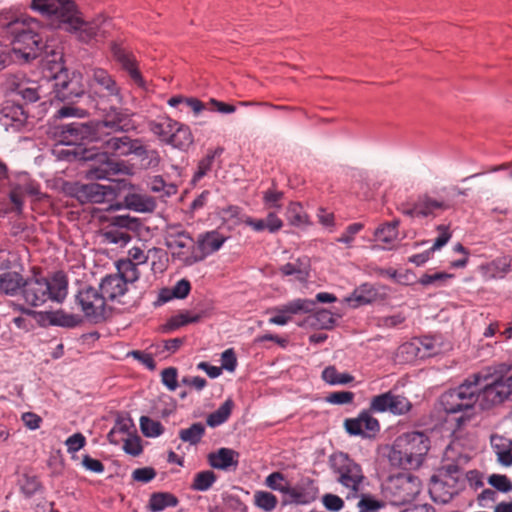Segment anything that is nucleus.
<instances>
[{
  "instance_id": "nucleus-43",
  "label": "nucleus",
  "mask_w": 512,
  "mask_h": 512,
  "mask_svg": "<svg viewBox=\"0 0 512 512\" xmlns=\"http://www.w3.org/2000/svg\"><path fill=\"white\" fill-rule=\"evenodd\" d=\"M310 324L318 329H332L335 325L334 314L326 309H320L309 317Z\"/></svg>"
},
{
  "instance_id": "nucleus-33",
  "label": "nucleus",
  "mask_w": 512,
  "mask_h": 512,
  "mask_svg": "<svg viewBox=\"0 0 512 512\" xmlns=\"http://www.w3.org/2000/svg\"><path fill=\"white\" fill-rule=\"evenodd\" d=\"M399 488L403 491L402 501H411L421 492V482L418 477L406 475L398 477Z\"/></svg>"
},
{
  "instance_id": "nucleus-35",
  "label": "nucleus",
  "mask_w": 512,
  "mask_h": 512,
  "mask_svg": "<svg viewBox=\"0 0 512 512\" xmlns=\"http://www.w3.org/2000/svg\"><path fill=\"white\" fill-rule=\"evenodd\" d=\"M399 225L400 220L398 219L382 224L374 232L375 240L388 245L392 244L398 237Z\"/></svg>"
},
{
  "instance_id": "nucleus-45",
  "label": "nucleus",
  "mask_w": 512,
  "mask_h": 512,
  "mask_svg": "<svg viewBox=\"0 0 512 512\" xmlns=\"http://www.w3.org/2000/svg\"><path fill=\"white\" fill-rule=\"evenodd\" d=\"M205 434V426L200 423H193L187 429H181L179 431V438L190 445L198 444Z\"/></svg>"
},
{
  "instance_id": "nucleus-62",
  "label": "nucleus",
  "mask_w": 512,
  "mask_h": 512,
  "mask_svg": "<svg viewBox=\"0 0 512 512\" xmlns=\"http://www.w3.org/2000/svg\"><path fill=\"white\" fill-rule=\"evenodd\" d=\"M284 193L274 189H269L264 192L263 202L268 208H281V201Z\"/></svg>"
},
{
  "instance_id": "nucleus-61",
  "label": "nucleus",
  "mask_w": 512,
  "mask_h": 512,
  "mask_svg": "<svg viewBox=\"0 0 512 512\" xmlns=\"http://www.w3.org/2000/svg\"><path fill=\"white\" fill-rule=\"evenodd\" d=\"M355 394L351 391L332 392L326 397V401L334 405H344L352 403Z\"/></svg>"
},
{
  "instance_id": "nucleus-4",
  "label": "nucleus",
  "mask_w": 512,
  "mask_h": 512,
  "mask_svg": "<svg viewBox=\"0 0 512 512\" xmlns=\"http://www.w3.org/2000/svg\"><path fill=\"white\" fill-rule=\"evenodd\" d=\"M68 293V279L62 272H56L51 279L35 274L25 279L21 294L27 304L38 307L48 300L62 303Z\"/></svg>"
},
{
  "instance_id": "nucleus-60",
  "label": "nucleus",
  "mask_w": 512,
  "mask_h": 512,
  "mask_svg": "<svg viewBox=\"0 0 512 512\" xmlns=\"http://www.w3.org/2000/svg\"><path fill=\"white\" fill-rule=\"evenodd\" d=\"M384 506V502L376 500L367 494H362L361 499L358 502L359 512L375 511L383 508Z\"/></svg>"
},
{
  "instance_id": "nucleus-22",
  "label": "nucleus",
  "mask_w": 512,
  "mask_h": 512,
  "mask_svg": "<svg viewBox=\"0 0 512 512\" xmlns=\"http://www.w3.org/2000/svg\"><path fill=\"white\" fill-rule=\"evenodd\" d=\"M1 113V121L6 129L20 131L27 124L28 114L20 104L7 103Z\"/></svg>"
},
{
  "instance_id": "nucleus-14",
  "label": "nucleus",
  "mask_w": 512,
  "mask_h": 512,
  "mask_svg": "<svg viewBox=\"0 0 512 512\" xmlns=\"http://www.w3.org/2000/svg\"><path fill=\"white\" fill-rule=\"evenodd\" d=\"M53 78V92L58 100L74 103L77 98L84 95L85 87L80 73L73 72L69 75L68 70L61 67Z\"/></svg>"
},
{
  "instance_id": "nucleus-46",
  "label": "nucleus",
  "mask_w": 512,
  "mask_h": 512,
  "mask_svg": "<svg viewBox=\"0 0 512 512\" xmlns=\"http://www.w3.org/2000/svg\"><path fill=\"white\" fill-rule=\"evenodd\" d=\"M217 479L216 474L211 470L201 471L195 474L191 489L194 491H207L215 483Z\"/></svg>"
},
{
  "instance_id": "nucleus-17",
  "label": "nucleus",
  "mask_w": 512,
  "mask_h": 512,
  "mask_svg": "<svg viewBox=\"0 0 512 512\" xmlns=\"http://www.w3.org/2000/svg\"><path fill=\"white\" fill-rule=\"evenodd\" d=\"M140 227L141 222L138 218L128 214L113 216L109 219V228L104 237L109 243L126 245L131 240L127 231H138Z\"/></svg>"
},
{
  "instance_id": "nucleus-13",
  "label": "nucleus",
  "mask_w": 512,
  "mask_h": 512,
  "mask_svg": "<svg viewBox=\"0 0 512 512\" xmlns=\"http://www.w3.org/2000/svg\"><path fill=\"white\" fill-rule=\"evenodd\" d=\"M133 115L128 109L111 106L106 111L103 120L95 122L97 128H99L101 141L103 137L113 133H127L135 130L136 125L132 119Z\"/></svg>"
},
{
  "instance_id": "nucleus-28",
  "label": "nucleus",
  "mask_w": 512,
  "mask_h": 512,
  "mask_svg": "<svg viewBox=\"0 0 512 512\" xmlns=\"http://www.w3.org/2000/svg\"><path fill=\"white\" fill-rule=\"evenodd\" d=\"M245 224L250 226L254 231L261 232L268 230L270 233L279 231L283 226L282 220L278 218L274 212L268 213L265 219H254L248 217L245 220Z\"/></svg>"
},
{
  "instance_id": "nucleus-12",
  "label": "nucleus",
  "mask_w": 512,
  "mask_h": 512,
  "mask_svg": "<svg viewBox=\"0 0 512 512\" xmlns=\"http://www.w3.org/2000/svg\"><path fill=\"white\" fill-rule=\"evenodd\" d=\"M74 299L89 321L100 323L106 319V300L96 288L86 285L79 289Z\"/></svg>"
},
{
  "instance_id": "nucleus-27",
  "label": "nucleus",
  "mask_w": 512,
  "mask_h": 512,
  "mask_svg": "<svg viewBox=\"0 0 512 512\" xmlns=\"http://www.w3.org/2000/svg\"><path fill=\"white\" fill-rule=\"evenodd\" d=\"M124 203L128 209L137 212H152L156 208V202L152 197L132 192L124 196Z\"/></svg>"
},
{
  "instance_id": "nucleus-52",
  "label": "nucleus",
  "mask_w": 512,
  "mask_h": 512,
  "mask_svg": "<svg viewBox=\"0 0 512 512\" xmlns=\"http://www.w3.org/2000/svg\"><path fill=\"white\" fill-rule=\"evenodd\" d=\"M20 488L25 497L30 498L41 489V483L36 476L25 474L20 482Z\"/></svg>"
},
{
  "instance_id": "nucleus-21",
  "label": "nucleus",
  "mask_w": 512,
  "mask_h": 512,
  "mask_svg": "<svg viewBox=\"0 0 512 512\" xmlns=\"http://www.w3.org/2000/svg\"><path fill=\"white\" fill-rule=\"evenodd\" d=\"M141 140L142 139L140 138L132 139L129 136L124 135L121 137L112 136L107 139L103 137V140L100 142L108 152L118 156L126 157L132 154H136Z\"/></svg>"
},
{
  "instance_id": "nucleus-18",
  "label": "nucleus",
  "mask_w": 512,
  "mask_h": 512,
  "mask_svg": "<svg viewBox=\"0 0 512 512\" xmlns=\"http://www.w3.org/2000/svg\"><path fill=\"white\" fill-rule=\"evenodd\" d=\"M318 488L310 478L301 479L295 486L288 484L283 504H309L316 500Z\"/></svg>"
},
{
  "instance_id": "nucleus-42",
  "label": "nucleus",
  "mask_w": 512,
  "mask_h": 512,
  "mask_svg": "<svg viewBox=\"0 0 512 512\" xmlns=\"http://www.w3.org/2000/svg\"><path fill=\"white\" fill-rule=\"evenodd\" d=\"M129 259L136 265L145 264L150 259L163 256L164 250L161 248L153 247L147 251V254L139 247H133L129 250Z\"/></svg>"
},
{
  "instance_id": "nucleus-1",
  "label": "nucleus",
  "mask_w": 512,
  "mask_h": 512,
  "mask_svg": "<svg viewBox=\"0 0 512 512\" xmlns=\"http://www.w3.org/2000/svg\"><path fill=\"white\" fill-rule=\"evenodd\" d=\"M82 158L91 162L85 171L87 179H106L110 184L66 182L63 190L68 196L77 199L81 204L102 203L117 197L121 190L126 188L125 180L112 179L126 168L123 162L110 159L107 152L95 153L86 149L83 151Z\"/></svg>"
},
{
  "instance_id": "nucleus-40",
  "label": "nucleus",
  "mask_w": 512,
  "mask_h": 512,
  "mask_svg": "<svg viewBox=\"0 0 512 512\" xmlns=\"http://www.w3.org/2000/svg\"><path fill=\"white\" fill-rule=\"evenodd\" d=\"M148 186L154 193H162L161 197H171L178 191V187L173 183H166L162 176L155 175L149 178Z\"/></svg>"
},
{
  "instance_id": "nucleus-49",
  "label": "nucleus",
  "mask_w": 512,
  "mask_h": 512,
  "mask_svg": "<svg viewBox=\"0 0 512 512\" xmlns=\"http://www.w3.org/2000/svg\"><path fill=\"white\" fill-rule=\"evenodd\" d=\"M390 399L388 412L394 415L406 414L412 408L411 402L403 395H398L390 391Z\"/></svg>"
},
{
  "instance_id": "nucleus-34",
  "label": "nucleus",
  "mask_w": 512,
  "mask_h": 512,
  "mask_svg": "<svg viewBox=\"0 0 512 512\" xmlns=\"http://www.w3.org/2000/svg\"><path fill=\"white\" fill-rule=\"evenodd\" d=\"M195 241L191 237V235L186 231H179L175 234H170L166 239L167 248L173 250L174 252H184V249L190 250L192 252V246H195Z\"/></svg>"
},
{
  "instance_id": "nucleus-5",
  "label": "nucleus",
  "mask_w": 512,
  "mask_h": 512,
  "mask_svg": "<svg viewBox=\"0 0 512 512\" xmlns=\"http://www.w3.org/2000/svg\"><path fill=\"white\" fill-rule=\"evenodd\" d=\"M429 450V439L424 433H405L394 442L392 459H398L401 466H419Z\"/></svg>"
},
{
  "instance_id": "nucleus-7",
  "label": "nucleus",
  "mask_w": 512,
  "mask_h": 512,
  "mask_svg": "<svg viewBox=\"0 0 512 512\" xmlns=\"http://www.w3.org/2000/svg\"><path fill=\"white\" fill-rule=\"evenodd\" d=\"M329 462L337 481L348 489L347 499L357 498L365 479L361 466L343 452L332 454Z\"/></svg>"
},
{
  "instance_id": "nucleus-50",
  "label": "nucleus",
  "mask_w": 512,
  "mask_h": 512,
  "mask_svg": "<svg viewBox=\"0 0 512 512\" xmlns=\"http://www.w3.org/2000/svg\"><path fill=\"white\" fill-rule=\"evenodd\" d=\"M287 219L290 224L294 226H306L310 222L308 215L303 211L302 206L299 203H291L287 210Z\"/></svg>"
},
{
  "instance_id": "nucleus-59",
  "label": "nucleus",
  "mask_w": 512,
  "mask_h": 512,
  "mask_svg": "<svg viewBox=\"0 0 512 512\" xmlns=\"http://www.w3.org/2000/svg\"><path fill=\"white\" fill-rule=\"evenodd\" d=\"M491 266L500 277H503L512 272V256L498 257L491 262Z\"/></svg>"
},
{
  "instance_id": "nucleus-37",
  "label": "nucleus",
  "mask_w": 512,
  "mask_h": 512,
  "mask_svg": "<svg viewBox=\"0 0 512 512\" xmlns=\"http://www.w3.org/2000/svg\"><path fill=\"white\" fill-rule=\"evenodd\" d=\"M376 291L368 284H364L355 289L354 292L346 298V301L353 307L368 304L374 300Z\"/></svg>"
},
{
  "instance_id": "nucleus-15",
  "label": "nucleus",
  "mask_w": 512,
  "mask_h": 512,
  "mask_svg": "<svg viewBox=\"0 0 512 512\" xmlns=\"http://www.w3.org/2000/svg\"><path fill=\"white\" fill-rule=\"evenodd\" d=\"M59 136L65 145L82 146L101 141L95 122H72L60 126Z\"/></svg>"
},
{
  "instance_id": "nucleus-58",
  "label": "nucleus",
  "mask_w": 512,
  "mask_h": 512,
  "mask_svg": "<svg viewBox=\"0 0 512 512\" xmlns=\"http://www.w3.org/2000/svg\"><path fill=\"white\" fill-rule=\"evenodd\" d=\"M17 95L21 96V98L26 103H34L40 99L38 85L29 80V84H26L21 90H19Z\"/></svg>"
},
{
  "instance_id": "nucleus-41",
  "label": "nucleus",
  "mask_w": 512,
  "mask_h": 512,
  "mask_svg": "<svg viewBox=\"0 0 512 512\" xmlns=\"http://www.w3.org/2000/svg\"><path fill=\"white\" fill-rule=\"evenodd\" d=\"M117 270L116 274L123 278L126 286L127 283H133L139 279L140 272L137 265L131 260H120L117 263Z\"/></svg>"
},
{
  "instance_id": "nucleus-31",
  "label": "nucleus",
  "mask_w": 512,
  "mask_h": 512,
  "mask_svg": "<svg viewBox=\"0 0 512 512\" xmlns=\"http://www.w3.org/2000/svg\"><path fill=\"white\" fill-rule=\"evenodd\" d=\"M46 317L50 325L65 328H74L82 323V318L76 314L66 313L63 310L46 312Z\"/></svg>"
},
{
  "instance_id": "nucleus-8",
  "label": "nucleus",
  "mask_w": 512,
  "mask_h": 512,
  "mask_svg": "<svg viewBox=\"0 0 512 512\" xmlns=\"http://www.w3.org/2000/svg\"><path fill=\"white\" fill-rule=\"evenodd\" d=\"M226 240L227 238L217 230L207 231L198 235L196 245L192 246L191 253L174 252L173 257L181 261L185 266H192L218 251Z\"/></svg>"
},
{
  "instance_id": "nucleus-55",
  "label": "nucleus",
  "mask_w": 512,
  "mask_h": 512,
  "mask_svg": "<svg viewBox=\"0 0 512 512\" xmlns=\"http://www.w3.org/2000/svg\"><path fill=\"white\" fill-rule=\"evenodd\" d=\"M265 484L272 490L286 494L288 483L280 472H273L266 477Z\"/></svg>"
},
{
  "instance_id": "nucleus-63",
  "label": "nucleus",
  "mask_w": 512,
  "mask_h": 512,
  "mask_svg": "<svg viewBox=\"0 0 512 512\" xmlns=\"http://www.w3.org/2000/svg\"><path fill=\"white\" fill-rule=\"evenodd\" d=\"M437 231L439 232V235L435 239L434 244L430 247V251L433 252L446 245L451 238V232L449 231L448 226L438 225Z\"/></svg>"
},
{
  "instance_id": "nucleus-64",
  "label": "nucleus",
  "mask_w": 512,
  "mask_h": 512,
  "mask_svg": "<svg viewBox=\"0 0 512 512\" xmlns=\"http://www.w3.org/2000/svg\"><path fill=\"white\" fill-rule=\"evenodd\" d=\"M162 382L170 390L174 391L177 386V369L174 367L165 368L162 373Z\"/></svg>"
},
{
  "instance_id": "nucleus-53",
  "label": "nucleus",
  "mask_w": 512,
  "mask_h": 512,
  "mask_svg": "<svg viewBox=\"0 0 512 512\" xmlns=\"http://www.w3.org/2000/svg\"><path fill=\"white\" fill-rule=\"evenodd\" d=\"M487 482L499 492L508 493L512 491V481L504 474H492L488 477Z\"/></svg>"
},
{
  "instance_id": "nucleus-32",
  "label": "nucleus",
  "mask_w": 512,
  "mask_h": 512,
  "mask_svg": "<svg viewBox=\"0 0 512 512\" xmlns=\"http://www.w3.org/2000/svg\"><path fill=\"white\" fill-rule=\"evenodd\" d=\"M178 498L170 492H155L150 495L148 509L151 512H160L168 507H176Z\"/></svg>"
},
{
  "instance_id": "nucleus-10",
  "label": "nucleus",
  "mask_w": 512,
  "mask_h": 512,
  "mask_svg": "<svg viewBox=\"0 0 512 512\" xmlns=\"http://www.w3.org/2000/svg\"><path fill=\"white\" fill-rule=\"evenodd\" d=\"M512 395V376H499L476 392L477 411H485L503 403Z\"/></svg>"
},
{
  "instance_id": "nucleus-25",
  "label": "nucleus",
  "mask_w": 512,
  "mask_h": 512,
  "mask_svg": "<svg viewBox=\"0 0 512 512\" xmlns=\"http://www.w3.org/2000/svg\"><path fill=\"white\" fill-rule=\"evenodd\" d=\"M91 80L94 84L104 90L107 96H114L119 104L123 103V96L121 95L120 87L106 70L102 68L93 69Z\"/></svg>"
},
{
  "instance_id": "nucleus-39",
  "label": "nucleus",
  "mask_w": 512,
  "mask_h": 512,
  "mask_svg": "<svg viewBox=\"0 0 512 512\" xmlns=\"http://www.w3.org/2000/svg\"><path fill=\"white\" fill-rule=\"evenodd\" d=\"M233 407L234 402L232 399H227L216 411L208 415L207 425L210 427H217L226 422L232 412Z\"/></svg>"
},
{
  "instance_id": "nucleus-47",
  "label": "nucleus",
  "mask_w": 512,
  "mask_h": 512,
  "mask_svg": "<svg viewBox=\"0 0 512 512\" xmlns=\"http://www.w3.org/2000/svg\"><path fill=\"white\" fill-rule=\"evenodd\" d=\"M322 379L330 385H344L352 382L354 377L349 373H339L334 366H328L322 372Z\"/></svg>"
},
{
  "instance_id": "nucleus-20",
  "label": "nucleus",
  "mask_w": 512,
  "mask_h": 512,
  "mask_svg": "<svg viewBox=\"0 0 512 512\" xmlns=\"http://www.w3.org/2000/svg\"><path fill=\"white\" fill-rule=\"evenodd\" d=\"M73 0H32L31 8L40 12L48 20V25L55 28Z\"/></svg>"
},
{
  "instance_id": "nucleus-9",
  "label": "nucleus",
  "mask_w": 512,
  "mask_h": 512,
  "mask_svg": "<svg viewBox=\"0 0 512 512\" xmlns=\"http://www.w3.org/2000/svg\"><path fill=\"white\" fill-rule=\"evenodd\" d=\"M452 207V204L443 199L435 198L429 192L418 194L413 203L403 202L398 211L409 218H436L439 213Z\"/></svg>"
},
{
  "instance_id": "nucleus-54",
  "label": "nucleus",
  "mask_w": 512,
  "mask_h": 512,
  "mask_svg": "<svg viewBox=\"0 0 512 512\" xmlns=\"http://www.w3.org/2000/svg\"><path fill=\"white\" fill-rule=\"evenodd\" d=\"M255 503L259 508L270 512L276 507L277 498L272 493L259 491L255 494Z\"/></svg>"
},
{
  "instance_id": "nucleus-56",
  "label": "nucleus",
  "mask_w": 512,
  "mask_h": 512,
  "mask_svg": "<svg viewBox=\"0 0 512 512\" xmlns=\"http://www.w3.org/2000/svg\"><path fill=\"white\" fill-rule=\"evenodd\" d=\"M390 391L374 396L369 405L371 412L384 413L389 410Z\"/></svg>"
},
{
  "instance_id": "nucleus-2",
  "label": "nucleus",
  "mask_w": 512,
  "mask_h": 512,
  "mask_svg": "<svg viewBox=\"0 0 512 512\" xmlns=\"http://www.w3.org/2000/svg\"><path fill=\"white\" fill-rule=\"evenodd\" d=\"M7 33L11 36V51L18 60L29 63L32 60L45 54L53 57L61 54L53 49L49 50L47 45L45 29L36 19L18 18L7 25Z\"/></svg>"
},
{
  "instance_id": "nucleus-48",
  "label": "nucleus",
  "mask_w": 512,
  "mask_h": 512,
  "mask_svg": "<svg viewBox=\"0 0 512 512\" xmlns=\"http://www.w3.org/2000/svg\"><path fill=\"white\" fill-rule=\"evenodd\" d=\"M201 319L200 314L190 315L188 312L180 313L171 317L167 323L164 325V330L167 332L176 330L182 326H185L190 323H196Z\"/></svg>"
},
{
  "instance_id": "nucleus-36",
  "label": "nucleus",
  "mask_w": 512,
  "mask_h": 512,
  "mask_svg": "<svg viewBox=\"0 0 512 512\" xmlns=\"http://www.w3.org/2000/svg\"><path fill=\"white\" fill-rule=\"evenodd\" d=\"M139 158L142 168L154 169L157 168L161 162V157L156 149H148L141 140L139 147L135 154Z\"/></svg>"
},
{
  "instance_id": "nucleus-6",
  "label": "nucleus",
  "mask_w": 512,
  "mask_h": 512,
  "mask_svg": "<svg viewBox=\"0 0 512 512\" xmlns=\"http://www.w3.org/2000/svg\"><path fill=\"white\" fill-rule=\"evenodd\" d=\"M148 128L161 142L181 151H187L194 142L190 127L170 117L150 121Z\"/></svg>"
},
{
  "instance_id": "nucleus-44",
  "label": "nucleus",
  "mask_w": 512,
  "mask_h": 512,
  "mask_svg": "<svg viewBox=\"0 0 512 512\" xmlns=\"http://www.w3.org/2000/svg\"><path fill=\"white\" fill-rule=\"evenodd\" d=\"M418 344L416 350L422 358L432 357L441 352V345L435 337L424 336L419 339Z\"/></svg>"
},
{
  "instance_id": "nucleus-24",
  "label": "nucleus",
  "mask_w": 512,
  "mask_h": 512,
  "mask_svg": "<svg viewBox=\"0 0 512 512\" xmlns=\"http://www.w3.org/2000/svg\"><path fill=\"white\" fill-rule=\"evenodd\" d=\"M208 463L214 469L227 471L231 467L236 469L239 464V453L230 448H220L208 454Z\"/></svg>"
},
{
  "instance_id": "nucleus-23",
  "label": "nucleus",
  "mask_w": 512,
  "mask_h": 512,
  "mask_svg": "<svg viewBox=\"0 0 512 512\" xmlns=\"http://www.w3.org/2000/svg\"><path fill=\"white\" fill-rule=\"evenodd\" d=\"M111 50L116 61L119 62L122 68L128 72L129 76L135 82V84L143 87L145 83L140 71L136 66V60L134 56L118 44H113Z\"/></svg>"
},
{
  "instance_id": "nucleus-26",
  "label": "nucleus",
  "mask_w": 512,
  "mask_h": 512,
  "mask_svg": "<svg viewBox=\"0 0 512 512\" xmlns=\"http://www.w3.org/2000/svg\"><path fill=\"white\" fill-rule=\"evenodd\" d=\"M100 289L104 298L115 300L116 298L123 296L127 291V286L124 283L123 278L117 274H110L104 277L100 283Z\"/></svg>"
},
{
  "instance_id": "nucleus-38",
  "label": "nucleus",
  "mask_w": 512,
  "mask_h": 512,
  "mask_svg": "<svg viewBox=\"0 0 512 512\" xmlns=\"http://www.w3.org/2000/svg\"><path fill=\"white\" fill-rule=\"evenodd\" d=\"M223 152V147H217L215 150L209 151L207 155L199 161L192 182L196 183L203 178L211 170L215 157L220 156Z\"/></svg>"
},
{
  "instance_id": "nucleus-30",
  "label": "nucleus",
  "mask_w": 512,
  "mask_h": 512,
  "mask_svg": "<svg viewBox=\"0 0 512 512\" xmlns=\"http://www.w3.org/2000/svg\"><path fill=\"white\" fill-rule=\"evenodd\" d=\"M25 280L18 272L8 271L0 275V292L14 296L23 289Z\"/></svg>"
},
{
  "instance_id": "nucleus-51",
  "label": "nucleus",
  "mask_w": 512,
  "mask_h": 512,
  "mask_svg": "<svg viewBox=\"0 0 512 512\" xmlns=\"http://www.w3.org/2000/svg\"><path fill=\"white\" fill-rule=\"evenodd\" d=\"M140 429L144 436L150 438L158 437L164 431V428L159 421L153 420L148 416H142L140 418Z\"/></svg>"
},
{
  "instance_id": "nucleus-3",
  "label": "nucleus",
  "mask_w": 512,
  "mask_h": 512,
  "mask_svg": "<svg viewBox=\"0 0 512 512\" xmlns=\"http://www.w3.org/2000/svg\"><path fill=\"white\" fill-rule=\"evenodd\" d=\"M488 380L487 376L473 374L458 387L441 395L440 403L447 414L461 413L456 418L458 427L466 424L477 413L476 392L481 380Z\"/></svg>"
},
{
  "instance_id": "nucleus-19",
  "label": "nucleus",
  "mask_w": 512,
  "mask_h": 512,
  "mask_svg": "<svg viewBox=\"0 0 512 512\" xmlns=\"http://www.w3.org/2000/svg\"><path fill=\"white\" fill-rule=\"evenodd\" d=\"M344 427L353 436L371 437L380 430L379 421L371 415V411L363 410L356 418H347Z\"/></svg>"
},
{
  "instance_id": "nucleus-57",
  "label": "nucleus",
  "mask_w": 512,
  "mask_h": 512,
  "mask_svg": "<svg viewBox=\"0 0 512 512\" xmlns=\"http://www.w3.org/2000/svg\"><path fill=\"white\" fill-rule=\"evenodd\" d=\"M26 84H29V79L22 72L8 74L6 77V86L11 92L17 93Z\"/></svg>"
},
{
  "instance_id": "nucleus-11",
  "label": "nucleus",
  "mask_w": 512,
  "mask_h": 512,
  "mask_svg": "<svg viewBox=\"0 0 512 512\" xmlns=\"http://www.w3.org/2000/svg\"><path fill=\"white\" fill-rule=\"evenodd\" d=\"M66 9L64 17L60 19L55 29L75 33L78 39L85 43H89L98 36L100 32V24L98 21H84L74 1L68 3V8Z\"/></svg>"
},
{
  "instance_id": "nucleus-16",
  "label": "nucleus",
  "mask_w": 512,
  "mask_h": 512,
  "mask_svg": "<svg viewBox=\"0 0 512 512\" xmlns=\"http://www.w3.org/2000/svg\"><path fill=\"white\" fill-rule=\"evenodd\" d=\"M460 468L457 464H448L443 468L442 477H431V485L429 492L434 502L447 503L456 493V483L460 476Z\"/></svg>"
},
{
  "instance_id": "nucleus-29",
  "label": "nucleus",
  "mask_w": 512,
  "mask_h": 512,
  "mask_svg": "<svg viewBox=\"0 0 512 512\" xmlns=\"http://www.w3.org/2000/svg\"><path fill=\"white\" fill-rule=\"evenodd\" d=\"M316 302L311 299H294L277 308L275 311L278 313L286 314L287 316L297 315L302 313H310L314 311Z\"/></svg>"
}]
</instances>
